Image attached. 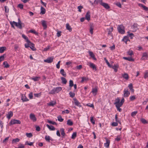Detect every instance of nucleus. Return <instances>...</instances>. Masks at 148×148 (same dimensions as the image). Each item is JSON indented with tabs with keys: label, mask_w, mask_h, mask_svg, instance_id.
<instances>
[{
	"label": "nucleus",
	"mask_w": 148,
	"mask_h": 148,
	"mask_svg": "<svg viewBox=\"0 0 148 148\" xmlns=\"http://www.w3.org/2000/svg\"><path fill=\"white\" fill-rule=\"evenodd\" d=\"M10 23L12 27H14V25H15L20 29H22V25L20 24L19 23L16 22L14 21H13V22L10 21Z\"/></svg>",
	"instance_id": "1"
},
{
	"label": "nucleus",
	"mask_w": 148,
	"mask_h": 148,
	"mask_svg": "<svg viewBox=\"0 0 148 148\" xmlns=\"http://www.w3.org/2000/svg\"><path fill=\"white\" fill-rule=\"evenodd\" d=\"M122 101V105L124 102L125 99L123 97L121 101L120 102V99L118 97H117L116 99L115 100V102L114 103V104L115 105V106L116 105H119L120 104L121 101Z\"/></svg>",
	"instance_id": "2"
},
{
	"label": "nucleus",
	"mask_w": 148,
	"mask_h": 148,
	"mask_svg": "<svg viewBox=\"0 0 148 148\" xmlns=\"http://www.w3.org/2000/svg\"><path fill=\"white\" fill-rule=\"evenodd\" d=\"M117 29L119 32L123 34L125 33V31L124 30V27L123 25H119L117 27Z\"/></svg>",
	"instance_id": "3"
},
{
	"label": "nucleus",
	"mask_w": 148,
	"mask_h": 148,
	"mask_svg": "<svg viewBox=\"0 0 148 148\" xmlns=\"http://www.w3.org/2000/svg\"><path fill=\"white\" fill-rule=\"evenodd\" d=\"M21 123V122L19 120L14 119H12L9 123L10 125H12L16 124H20Z\"/></svg>",
	"instance_id": "4"
},
{
	"label": "nucleus",
	"mask_w": 148,
	"mask_h": 148,
	"mask_svg": "<svg viewBox=\"0 0 148 148\" xmlns=\"http://www.w3.org/2000/svg\"><path fill=\"white\" fill-rule=\"evenodd\" d=\"M53 57H49L48 58L46 59L45 60H44V62L48 63H50L53 62Z\"/></svg>",
	"instance_id": "5"
},
{
	"label": "nucleus",
	"mask_w": 148,
	"mask_h": 148,
	"mask_svg": "<svg viewBox=\"0 0 148 148\" xmlns=\"http://www.w3.org/2000/svg\"><path fill=\"white\" fill-rule=\"evenodd\" d=\"M42 26L44 29H46L47 27V21L45 20H42L41 21Z\"/></svg>",
	"instance_id": "6"
},
{
	"label": "nucleus",
	"mask_w": 148,
	"mask_h": 148,
	"mask_svg": "<svg viewBox=\"0 0 148 148\" xmlns=\"http://www.w3.org/2000/svg\"><path fill=\"white\" fill-rule=\"evenodd\" d=\"M148 55L147 54L146 52H144L143 53V55L141 57V59L143 60H145L147 58Z\"/></svg>",
	"instance_id": "7"
},
{
	"label": "nucleus",
	"mask_w": 148,
	"mask_h": 148,
	"mask_svg": "<svg viewBox=\"0 0 148 148\" xmlns=\"http://www.w3.org/2000/svg\"><path fill=\"white\" fill-rule=\"evenodd\" d=\"M29 117L30 119L32 120L33 121H35L36 120V118L35 115L32 114H31L30 115Z\"/></svg>",
	"instance_id": "8"
},
{
	"label": "nucleus",
	"mask_w": 148,
	"mask_h": 148,
	"mask_svg": "<svg viewBox=\"0 0 148 148\" xmlns=\"http://www.w3.org/2000/svg\"><path fill=\"white\" fill-rule=\"evenodd\" d=\"M108 30V36H112V32L113 31V29L112 27H110L109 29H107Z\"/></svg>",
	"instance_id": "9"
},
{
	"label": "nucleus",
	"mask_w": 148,
	"mask_h": 148,
	"mask_svg": "<svg viewBox=\"0 0 148 148\" xmlns=\"http://www.w3.org/2000/svg\"><path fill=\"white\" fill-rule=\"evenodd\" d=\"M123 96L124 97H128L130 94V92L127 90H126L125 89L124 90Z\"/></svg>",
	"instance_id": "10"
},
{
	"label": "nucleus",
	"mask_w": 148,
	"mask_h": 148,
	"mask_svg": "<svg viewBox=\"0 0 148 148\" xmlns=\"http://www.w3.org/2000/svg\"><path fill=\"white\" fill-rule=\"evenodd\" d=\"M21 99L23 102H25L29 101V99L27 98L23 94L22 95Z\"/></svg>",
	"instance_id": "11"
},
{
	"label": "nucleus",
	"mask_w": 148,
	"mask_h": 148,
	"mask_svg": "<svg viewBox=\"0 0 148 148\" xmlns=\"http://www.w3.org/2000/svg\"><path fill=\"white\" fill-rule=\"evenodd\" d=\"M94 27V26L93 24H90V32L91 34H93V30Z\"/></svg>",
	"instance_id": "12"
},
{
	"label": "nucleus",
	"mask_w": 148,
	"mask_h": 148,
	"mask_svg": "<svg viewBox=\"0 0 148 148\" xmlns=\"http://www.w3.org/2000/svg\"><path fill=\"white\" fill-rule=\"evenodd\" d=\"M101 3V5L103 6L106 9H108L110 8V7L108 3L104 2H103V3Z\"/></svg>",
	"instance_id": "13"
},
{
	"label": "nucleus",
	"mask_w": 148,
	"mask_h": 148,
	"mask_svg": "<svg viewBox=\"0 0 148 148\" xmlns=\"http://www.w3.org/2000/svg\"><path fill=\"white\" fill-rule=\"evenodd\" d=\"M90 12H87L85 16V19L89 21L90 20Z\"/></svg>",
	"instance_id": "14"
},
{
	"label": "nucleus",
	"mask_w": 148,
	"mask_h": 148,
	"mask_svg": "<svg viewBox=\"0 0 148 148\" xmlns=\"http://www.w3.org/2000/svg\"><path fill=\"white\" fill-rule=\"evenodd\" d=\"M13 115V112L12 111H10L8 112V114H7V118L8 119H10L11 117H12Z\"/></svg>",
	"instance_id": "15"
},
{
	"label": "nucleus",
	"mask_w": 148,
	"mask_h": 148,
	"mask_svg": "<svg viewBox=\"0 0 148 148\" xmlns=\"http://www.w3.org/2000/svg\"><path fill=\"white\" fill-rule=\"evenodd\" d=\"M106 143H104V146L106 148H108L109 147L110 141L107 138L106 139Z\"/></svg>",
	"instance_id": "16"
},
{
	"label": "nucleus",
	"mask_w": 148,
	"mask_h": 148,
	"mask_svg": "<svg viewBox=\"0 0 148 148\" xmlns=\"http://www.w3.org/2000/svg\"><path fill=\"white\" fill-rule=\"evenodd\" d=\"M60 131L61 132L62 137L64 138V136L66 135V134L64 132V129L63 128H61L60 129Z\"/></svg>",
	"instance_id": "17"
},
{
	"label": "nucleus",
	"mask_w": 148,
	"mask_h": 148,
	"mask_svg": "<svg viewBox=\"0 0 148 148\" xmlns=\"http://www.w3.org/2000/svg\"><path fill=\"white\" fill-rule=\"evenodd\" d=\"M122 101H121L120 104L119 105H116V107L117 108V110H118L119 112H121L122 111V109L121 108H120V107H121L122 106Z\"/></svg>",
	"instance_id": "18"
},
{
	"label": "nucleus",
	"mask_w": 148,
	"mask_h": 148,
	"mask_svg": "<svg viewBox=\"0 0 148 148\" xmlns=\"http://www.w3.org/2000/svg\"><path fill=\"white\" fill-rule=\"evenodd\" d=\"M89 64V66L90 68H92L93 70L95 69V70H96V66L94 64L91 62H90Z\"/></svg>",
	"instance_id": "19"
},
{
	"label": "nucleus",
	"mask_w": 148,
	"mask_h": 148,
	"mask_svg": "<svg viewBox=\"0 0 148 148\" xmlns=\"http://www.w3.org/2000/svg\"><path fill=\"white\" fill-rule=\"evenodd\" d=\"M132 27L134 30V31H136L137 29L138 24L136 23H134L132 25Z\"/></svg>",
	"instance_id": "20"
},
{
	"label": "nucleus",
	"mask_w": 148,
	"mask_h": 148,
	"mask_svg": "<svg viewBox=\"0 0 148 148\" xmlns=\"http://www.w3.org/2000/svg\"><path fill=\"white\" fill-rule=\"evenodd\" d=\"M74 101H75V105H76L77 106L79 107H81L82 106H81L80 103V102H79V101H77L76 99H75Z\"/></svg>",
	"instance_id": "21"
},
{
	"label": "nucleus",
	"mask_w": 148,
	"mask_h": 148,
	"mask_svg": "<svg viewBox=\"0 0 148 148\" xmlns=\"http://www.w3.org/2000/svg\"><path fill=\"white\" fill-rule=\"evenodd\" d=\"M41 12L40 14L43 15L45 14L46 12V10L43 7L41 6L40 8Z\"/></svg>",
	"instance_id": "22"
},
{
	"label": "nucleus",
	"mask_w": 148,
	"mask_h": 148,
	"mask_svg": "<svg viewBox=\"0 0 148 148\" xmlns=\"http://www.w3.org/2000/svg\"><path fill=\"white\" fill-rule=\"evenodd\" d=\"M29 47L33 51H35L36 50V48L34 47V45L31 42L30 43Z\"/></svg>",
	"instance_id": "23"
},
{
	"label": "nucleus",
	"mask_w": 148,
	"mask_h": 148,
	"mask_svg": "<svg viewBox=\"0 0 148 148\" xmlns=\"http://www.w3.org/2000/svg\"><path fill=\"white\" fill-rule=\"evenodd\" d=\"M138 5L139 6L141 7L143 9L146 11L148 10V8L147 7L143 5L142 4H139Z\"/></svg>",
	"instance_id": "24"
},
{
	"label": "nucleus",
	"mask_w": 148,
	"mask_h": 148,
	"mask_svg": "<svg viewBox=\"0 0 148 148\" xmlns=\"http://www.w3.org/2000/svg\"><path fill=\"white\" fill-rule=\"evenodd\" d=\"M123 58L130 61H134V59L131 57H123Z\"/></svg>",
	"instance_id": "25"
},
{
	"label": "nucleus",
	"mask_w": 148,
	"mask_h": 148,
	"mask_svg": "<svg viewBox=\"0 0 148 148\" xmlns=\"http://www.w3.org/2000/svg\"><path fill=\"white\" fill-rule=\"evenodd\" d=\"M46 126L47 127L51 130H55V128L52 125L49 126L48 124L46 125Z\"/></svg>",
	"instance_id": "26"
},
{
	"label": "nucleus",
	"mask_w": 148,
	"mask_h": 148,
	"mask_svg": "<svg viewBox=\"0 0 148 148\" xmlns=\"http://www.w3.org/2000/svg\"><path fill=\"white\" fill-rule=\"evenodd\" d=\"M56 93H58L62 90V88L60 87H58L54 88Z\"/></svg>",
	"instance_id": "27"
},
{
	"label": "nucleus",
	"mask_w": 148,
	"mask_h": 148,
	"mask_svg": "<svg viewBox=\"0 0 148 148\" xmlns=\"http://www.w3.org/2000/svg\"><path fill=\"white\" fill-rule=\"evenodd\" d=\"M93 94L95 95H96L97 92V88H93L92 89V90L91 92Z\"/></svg>",
	"instance_id": "28"
},
{
	"label": "nucleus",
	"mask_w": 148,
	"mask_h": 148,
	"mask_svg": "<svg viewBox=\"0 0 148 148\" xmlns=\"http://www.w3.org/2000/svg\"><path fill=\"white\" fill-rule=\"evenodd\" d=\"M66 29L70 32H71L72 30V28L68 23L66 24Z\"/></svg>",
	"instance_id": "29"
},
{
	"label": "nucleus",
	"mask_w": 148,
	"mask_h": 148,
	"mask_svg": "<svg viewBox=\"0 0 148 148\" xmlns=\"http://www.w3.org/2000/svg\"><path fill=\"white\" fill-rule=\"evenodd\" d=\"M40 78V77H32L31 79L33 80L34 81L36 82L38 81Z\"/></svg>",
	"instance_id": "30"
},
{
	"label": "nucleus",
	"mask_w": 148,
	"mask_h": 148,
	"mask_svg": "<svg viewBox=\"0 0 148 148\" xmlns=\"http://www.w3.org/2000/svg\"><path fill=\"white\" fill-rule=\"evenodd\" d=\"M61 79L62 80V83L64 84H66V83L67 80L64 77H61Z\"/></svg>",
	"instance_id": "31"
},
{
	"label": "nucleus",
	"mask_w": 148,
	"mask_h": 148,
	"mask_svg": "<svg viewBox=\"0 0 148 148\" xmlns=\"http://www.w3.org/2000/svg\"><path fill=\"white\" fill-rule=\"evenodd\" d=\"M128 87L132 92H134V89L133 88L132 84H130L129 85Z\"/></svg>",
	"instance_id": "32"
},
{
	"label": "nucleus",
	"mask_w": 148,
	"mask_h": 148,
	"mask_svg": "<svg viewBox=\"0 0 148 148\" xmlns=\"http://www.w3.org/2000/svg\"><path fill=\"white\" fill-rule=\"evenodd\" d=\"M122 40L125 42L126 44H127V42L128 40L130 41L129 40L128 37L127 36H125L122 39Z\"/></svg>",
	"instance_id": "33"
},
{
	"label": "nucleus",
	"mask_w": 148,
	"mask_h": 148,
	"mask_svg": "<svg viewBox=\"0 0 148 148\" xmlns=\"http://www.w3.org/2000/svg\"><path fill=\"white\" fill-rule=\"evenodd\" d=\"M66 124L69 125L71 126L73 125V123L71 119H69L67 120Z\"/></svg>",
	"instance_id": "34"
},
{
	"label": "nucleus",
	"mask_w": 148,
	"mask_h": 148,
	"mask_svg": "<svg viewBox=\"0 0 148 148\" xmlns=\"http://www.w3.org/2000/svg\"><path fill=\"white\" fill-rule=\"evenodd\" d=\"M20 141V139L18 138H16L15 139H13L12 143V144H14L15 143H16L17 142H18Z\"/></svg>",
	"instance_id": "35"
},
{
	"label": "nucleus",
	"mask_w": 148,
	"mask_h": 148,
	"mask_svg": "<svg viewBox=\"0 0 148 148\" xmlns=\"http://www.w3.org/2000/svg\"><path fill=\"white\" fill-rule=\"evenodd\" d=\"M60 73L64 77H66V73L64 72L63 69H61L60 71Z\"/></svg>",
	"instance_id": "36"
},
{
	"label": "nucleus",
	"mask_w": 148,
	"mask_h": 148,
	"mask_svg": "<svg viewBox=\"0 0 148 148\" xmlns=\"http://www.w3.org/2000/svg\"><path fill=\"white\" fill-rule=\"evenodd\" d=\"M6 49V47H0V53H3Z\"/></svg>",
	"instance_id": "37"
},
{
	"label": "nucleus",
	"mask_w": 148,
	"mask_h": 148,
	"mask_svg": "<svg viewBox=\"0 0 148 148\" xmlns=\"http://www.w3.org/2000/svg\"><path fill=\"white\" fill-rule=\"evenodd\" d=\"M103 2L102 0H95V3L97 4L99 3L101 5L102 4L101 3H102Z\"/></svg>",
	"instance_id": "38"
},
{
	"label": "nucleus",
	"mask_w": 148,
	"mask_h": 148,
	"mask_svg": "<svg viewBox=\"0 0 148 148\" xmlns=\"http://www.w3.org/2000/svg\"><path fill=\"white\" fill-rule=\"evenodd\" d=\"M22 37L25 39L26 41V42H29V40L28 38L24 34H23L22 35Z\"/></svg>",
	"instance_id": "39"
},
{
	"label": "nucleus",
	"mask_w": 148,
	"mask_h": 148,
	"mask_svg": "<svg viewBox=\"0 0 148 148\" xmlns=\"http://www.w3.org/2000/svg\"><path fill=\"white\" fill-rule=\"evenodd\" d=\"M3 65H4V67L5 68H9L10 65L8 64V62L6 61L4 62L3 63Z\"/></svg>",
	"instance_id": "40"
},
{
	"label": "nucleus",
	"mask_w": 148,
	"mask_h": 148,
	"mask_svg": "<svg viewBox=\"0 0 148 148\" xmlns=\"http://www.w3.org/2000/svg\"><path fill=\"white\" fill-rule=\"evenodd\" d=\"M118 65L117 64L114 65L112 67V68L114 69L115 72H116L117 71V68L118 67Z\"/></svg>",
	"instance_id": "41"
},
{
	"label": "nucleus",
	"mask_w": 148,
	"mask_h": 148,
	"mask_svg": "<svg viewBox=\"0 0 148 148\" xmlns=\"http://www.w3.org/2000/svg\"><path fill=\"white\" fill-rule=\"evenodd\" d=\"M122 77L126 80L128 79L129 76L127 73H125L122 75Z\"/></svg>",
	"instance_id": "42"
},
{
	"label": "nucleus",
	"mask_w": 148,
	"mask_h": 148,
	"mask_svg": "<svg viewBox=\"0 0 148 148\" xmlns=\"http://www.w3.org/2000/svg\"><path fill=\"white\" fill-rule=\"evenodd\" d=\"M45 139L48 142H49L50 140H52L50 136H46L45 137Z\"/></svg>",
	"instance_id": "43"
},
{
	"label": "nucleus",
	"mask_w": 148,
	"mask_h": 148,
	"mask_svg": "<svg viewBox=\"0 0 148 148\" xmlns=\"http://www.w3.org/2000/svg\"><path fill=\"white\" fill-rule=\"evenodd\" d=\"M56 103V102L51 101L48 104V106H53Z\"/></svg>",
	"instance_id": "44"
},
{
	"label": "nucleus",
	"mask_w": 148,
	"mask_h": 148,
	"mask_svg": "<svg viewBox=\"0 0 148 148\" xmlns=\"http://www.w3.org/2000/svg\"><path fill=\"white\" fill-rule=\"evenodd\" d=\"M69 86L70 87V88L69 89V90H70L71 87H72L73 85V81L71 80H70L69 82Z\"/></svg>",
	"instance_id": "45"
},
{
	"label": "nucleus",
	"mask_w": 148,
	"mask_h": 148,
	"mask_svg": "<svg viewBox=\"0 0 148 148\" xmlns=\"http://www.w3.org/2000/svg\"><path fill=\"white\" fill-rule=\"evenodd\" d=\"M58 120L61 122L63 121L64 119L62 118V116L60 115H59L57 117Z\"/></svg>",
	"instance_id": "46"
},
{
	"label": "nucleus",
	"mask_w": 148,
	"mask_h": 148,
	"mask_svg": "<svg viewBox=\"0 0 148 148\" xmlns=\"http://www.w3.org/2000/svg\"><path fill=\"white\" fill-rule=\"evenodd\" d=\"M27 42V43L26 44H25V46L26 48H27L29 47V46L30 45L31 42H30V41H29V42Z\"/></svg>",
	"instance_id": "47"
},
{
	"label": "nucleus",
	"mask_w": 148,
	"mask_h": 148,
	"mask_svg": "<svg viewBox=\"0 0 148 148\" xmlns=\"http://www.w3.org/2000/svg\"><path fill=\"white\" fill-rule=\"evenodd\" d=\"M89 55L94 60H96V59L95 57V55L92 52H89Z\"/></svg>",
	"instance_id": "48"
},
{
	"label": "nucleus",
	"mask_w": 148,
	"mask_h": 148,
	"mask_svg": "<svg viewBox=\"0 0 148 148\" xmlns=\"http://www.w3.org/2000/svg\"><path fill=\"white\" fill-rule=\"evenodd\" d=\"M77 136V133L76 132H74L72 134L71 138L73 139H75Z\"/></svg>",
	"instance_id": "49"
},
{
	"label": "nucleus",
	"mask_w": 148,
	"mask_h": 148,
	"mask_svg": "<svg viewBox=\"0 0 148 148\" xmlns=\"http://www.w3.org/2000/svg\"><path fill=\"white\" fill-rule=\"evenodd\" d=\"M56 93L55 89L54 88L52 90H51L49 92V94H53Z\"/></svg>",
	"instance_id": "50"
},
{
	"label": "nucleus",
	"mask_w": 148,
	"mask_h": 148,
	"mask_svg": "<svg viewBox=\"0 0 148 148\" xmlns=\"http://www.w3.org/2000/svg\"><path fill=\"white\" fill-rule=\"evenodd\" d=\"M137 112H138L137 111H135L132 112L131 114V116L132 117L134 116L137 113Z\"/></svg>",
	"instance_id": "51"
},
{
	"label": "nucleus",
	"mask_w": 148,
	"mask_h": 148,
	"mask_svg": "<svg viewBox=\"0 0 148 148\" xmlns=\"http://www.w3.org/2000/svg\"><path fill=\"white\" fill-rule=\"evenodd\" d=\"M26 135L27 137L30 138L32 137L33 136L32 134L31 133H26Z\"/></svg>",
	"instance_id": "52"
},
{
	"label": "nucleus",
	"mask_w": 148,
	"mask_h": 148,
	"mask_svg": "<svg viewBox=\"0 0 148 148\" xmlns=\"http://www.w3.org/2000/svg\"><path fill=\"white\" fill-rule=\"evenodd\" d=\"M47 121H48V123H49L50 124H52L53 125H56L57 124L54 121H50L49 120H48Z\"/></svg>",
	"instance_id": "53"
},
{
	"label": "nucleus",
	"mask_w": 148,
	"mask_h": 148,
	"mask_svg": "<svg viewBox=\"0 0 148 148\" xmlns=\"http://www.w3.org/2000/svg\"><path fill=\"white\" fill-rule=\"evenodd\" d=\"M141 122L143 124H145L147 123L145 119L142 118L140 119Z\"/></svg>",
	"instance_id": "54"
},
{
	"label": "nucleus",
	"mask_w": 148,
	"mask_h": 148,
	"mask_svg": "<svg viewBox=\"0 0 148 148\" xmlns=\"http://www.w3.org/2000/svg\"><path fill=\"white\" fill-rule=\"evenodd\" d=\"M128 55L131 56L133 54V52L132 50H129L127 52Z\"/></svg>",
	"instance_id": "55"
},
{
	"label": "nucleus",
	"mask_w": 148,
	"mask_h": 148,
	"mask_svg": "<svg viewBox=\"0 0 148 148\" xmlns=\"http://www.w3.org/2000/svg\"><path fill=\"white\" fill-rule=\"evenodd\" d=\"M4 8L5 12L7 13L9 12V9L7 6H5L4 7Z\"/></svg>",
	"instance_id": "56"
},
{
	"label": "nucleus",
	"mask_w": 148,
	"mask_h": 148,
	"mask_svg": "<svg viewBox=\"0 0 148 148\" xmlns=\"http://www.w3.org/2000/svg\"><path fill=\"white\" fill-rule=\"evenodd\" d=\"M69 95L70 97L73 98L75 96V94L71 92H70L69 93Z\"/></svg>",
	"instance_id": "57"
},
{
	"label": "nucleus",
	"mask_w": 148,
	"mask_h": 148,
	"mask_svg": "<svg viewBox=\"0 0 148 148\" xmlns=\"http://www.w3.org/2000/svg\"><path fill=\"white\" fill-rule=\"evenodd\" d=\"M135 96H134V95H133V96H131L130 98V100L131 101H133V100H135L136 99Z\"/></svg>",
	"instance_id": "58"
},
{
	"label": "nucleus",
	"mask_w": 148,
	"mask_h": 148,
	"mask_svg": "<svg viewBox=\"0 0 148 148\" xmlns=\"http://www.w3.org/2000/svg\"><path fill=\"white\" fill-rule=\"evenodd\" d=\"M90 121L91 122V123H92V124L93 125L95 124V121L93 119V117H90Z\"/></svg>",
	"instance_id": "59"
},
{
	"label": "nucleus",
	"mask_w": 148,
	"mask_h": 148,
	"mask_svg": "<svg viewBox=\"0 0 148 148\" xmlns=\"http://www.w3.org/2000/svg\"><path fill=\"white\" fill-rule=\"evenodd\" d=\"M82 80L81 81V82H83L84 81H86L87 80L88 78L86 77H82Z\"/></svg>",
	"instance_id": "60"
},
{
	"label": "nucleus",
	"mask_w": 148,
	"mask_h": 148,
	"mask_svg": "<svg viewBox=\"0 0 148 148\" xmlns=\"http://www.w3.org/2000/svg\"><path fill=\"white\" fill-rule=\"evenodd\" d=\"M25 144L28 145L30 146H32L33 145V142H30L29 143L28 141H27L26 142H25Z\"/></svg>",
	"instance_id": "61"
},
{
	"label": "nucleus",
	"mask_w": 148,
	"mask_h": 148,
	"mask_svg": "<svg viewBox=\"0 0 148 148\" xmlns=\"http://www.w3.org/2000/svg\"><path fill=\"white\" fill-rule=\"evenodd\" d=\"M83 8V7L82 6L80 5L77 8L78 9V11L79 12H81V9Z\"/></svg>",
	"instance_id": "62"
},
{
	"label": "nucleus",
	"mask_w": 148,
	"mask_h": 148,
	"mask_svg": "<svg viewBox=\"0 0 148 148\" xmlns=\"http://www.w3.org/2000/svg\"><path fill=\"white\" fill-rule=\"evenodd\" d=\"M29 97L30 99H32L33 98V93L32 92H31L29 93Z\"/></svg>",
	"instance_id": "63"
},
{
	"label": "nucleus",
	"mask_w": 148,
	"mask_h": 148,
	"mask_svg": "<svg viewBox=\"0 0 148 148\" xmlns=\"http://www.w3.org/2000/svg\"><path fill=\"white\" fill-rule=\"evenodd\" d=\"M18 147H16L15 148H24V145L22 144H20L19 145H18Z\"/></svg>",
	"instance_id": "64"
}]
</instances>
